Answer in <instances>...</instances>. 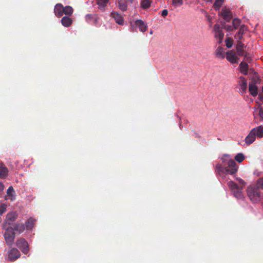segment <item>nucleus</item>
I'll return each instance as SVG.
<instances>
[{"mask_svg":"<svg viewBox=\"0 0 263 263\" xmlns=\"http://www.w3.org/2000/svg\"><path fill=\"white\" fill-rule=\"evenodd\" d=\"M260 189L256 186H249L247 189V194L250 200L254 203L258 202L261 199Z\"/></svg>","mask_w":263,"mask_h":263,"instance_id":"nucleus-1","label":"nucleus"},{"mask_svg":"<svg viewBox=\"0 0 263 263\" xmlns=\"http://www.w3.org/2000/svg\"><path fill=\"white\" fill-rule=\"evenodd\" d=\"M3 229L5 230L4 236L7 244L9 246H11L15 237L14 230L12 227L5 226V227H3Z\"/></svg>","mask_w":263,"mask_h":263,"instance_id":"nucleus-2","label":"nucleus"},{"mask_svg":"<svg viewBox=\"0 0 263 263\" xmlns=\"http://www.w3.org/2000/svg\"><path fill=\"white\" fill-rule=\"evenodd\" d=\"M18 214L16 212H11L8 213L6 217V219L3 224V227H11L14 224V221L16 220Z\"/></svg>","mask_w":263,"mask_h":263,"instance_id":"nucleus-3","label":"nucleus"},{"mask_svg":"<svg viewBox=\"0 0 263 263\" xmlns=\"http://www.w3.org/2000/svg\"><path fill=\"white\" fill-rule=\"evenodd\" d=\"M228 166L225 168V173L227 174L233 175L237 172L238 166L235 161L232 159L228 161Z\"/></svg>","mask_w":263,"mask_h":263,"instance_id":"nucleus-4","label":"nucleus"},{"mask_svg":"<svg viewBox=\"0 0 263 263\" xmlns=\"http://www.w3.org/2000/svg\"><path fill=\"white\" fill-rule=\"evenodd\" d=\"M16 246L20 248L24 254H27L29 249V245L27 241L24 238H21L16 241Z\"/></svg>","mask_w":263,"mask_h":263,"instance_id":"nucleus-5","label":"nucleus"},{"mask_svg":"<svg viewBox=\"0 0 263 263\" xmlns=\"http://www.w3.org/2000/svg\"><path fill=\"white\" fill-rule=\"evenodd\" d=\"M21 256L20 251L16 248H12L8 253V259L11 261H14Z\"/></svg>","mask_w":263,"mask_h":263,"instance_id":"nucleus-6","label":"nucleus"},{"mask_svg":"<svg viewBox=\"0 0 263 263\" xmlns=\"http://www.w3.org/2000/svg\"><path fill=\"white\" fill-rule=\"evenodd\" d=\"M214 30L215 32V37L219 40L218 43L220 44L222 42L224 36V33L222 32V29L219 25L216 24L214 26Z\"/></svg>","mask_w":263,"mask_h":263,"instance_id":"nucleus-7","label":"nucleus"},{"mask_svg":"<svg viewBox=\"0 0 263 263\" xmlns=\"http://www.w3.org/2000/svg\"><path fill=\"white\" fill-rule=\"evenodd\" d=\"M220 14L222 16L223 18L228 22H230L232 18V13L231 11L226 7H224L222 9Z\"/></svg>","mask_w":263,"mask_h":263,"instance_id":"nucleus-8","label":"nucleus"},{"mask_svg":"<svg viewBox=\"0 0 263 263\" xmlns=\"http://www.w3.org/2000/svg\"><path fill=\"white\" fill-rule=\"evenodd\" d=\"M240 87V93L243 94L245 93L247 89V80L243 77H240V81L238 82Z\"/></svg>","mask_w":263,"mask_h":263,"instance_id":"nucleus-9","label":"nucleus"},{"mask_svg":"<svg viewBox=\"0 0 263 263\" xmlns=\"http://www.w3.org/2000/svg\"><path fill=\"white\" fill-rule=\"evenodd\" d=\"M226 58L228 61L232 63H237L238 62V58L235 52L230 51L227 52Z\"/></svg>","mask_w":263,"mask_h":263,"instance_id":"nucleus-10","label":"nucleus"},{"mask_svg":"<svg viewBox=\"0 0 263 263\" xmlns=\"http://www.w3.org/2000/svg\"><path fill=\"white\" fill-rule=\"evenodd\" d=\"M110 16L114 18L117 23L119 25H122L124 23L123 17L118 12L113 11L110 13Z\"/></svg>","mask_w":263,"mask_h":263,"instance_id":"nucleus-11","label":"nucleus"},{"mask_svg":"<svg viewBox=\"0 0 263 263\" xmlns=\"http://www.w3.org/2000/svg\"><path fill=\"white\" fill-rule=\"evenodd\" d=\"M249 90L251 95L253 97H256L257 95L258 88L255 85L254 80L252 81V82L249 84Z\"/></svg>","mask_w":263,"mask_h":263,"instance_id":"nucleus-12","label":"nucleus"},{"mask_svg":"<svg viewBox=\"0 0 263 263\" xmlns=\"http://www.w3.org/2000/svg\"><path fill=\"white\" fill-rule=\"evenodd\" d=\"M64 7L61 4H57L54 7V12L58 17H61L64 14Z\"/></svg>","mask_w":263,"mask_h":263,"instance_id":"nucleus-13","label":"nucleus"},{"mask_svg":"<svg viewBox=\"0 0 263 263\" xmlns=\"http://www.w3.org/2000/svg\"><path fill=\"white\" fill-rule=\"evenodd\" d=\"M247 31V27L245 25L240 26L239 31L235 34V38L236 40H241L242 39L243 34Z\"/></svg>","mask_w":263,"mask_h":263,"instance_id":"nucleus-14","label":"nucleus"},{"mask_svg":"<svg viewBox=\"0 0 263 263\" xmlns=\"http://www.w3.org/2000/svg\"><path fill=\"white\" fill-rule=\"evenodd\" d=\"M8 175V168L3 163L0 162V178H5Z\"/></svg>","mask_w":263,"mask_h":263,"instance_id":"nucleus-15","label":"nucleus"},{"mask_svg":"<svg viewBox=\"0 0 263 263\" xmlns=\"http://www.w3.org/2000/svg\"><path fill=\"white\" fill-rule=\"evenodd\" d=\"M7 196L6 199H10L11 201L14 200L15 199V191L12 186L9 187L7 191Z\"/></svg>","mask_w":263,"mask_h":263,"instance_id":"nucleus-16","label":"nucleus"},{"mask_svg":"<svg viewBox=\"0 0 263 263\" xmlns=\"http://www.w3.org/2000/svg\"><path fill=\"white\" fill-rule=\"evenodd\" d=\"M98 8L101 11H104L109 0H96Z\"/></svg>","mask_w":263,"mask_h":263,"instance_id":"nucleus-17","label":"nucleus"},{"mask_svg":"<svg viewBox=\"0 0 263 263\" xmlns=\"http://www.w3.org/2000/svg\"><path fill=\"white\" fill-rule=\"evenodd\" d=\"M135 25L139 28V30L142 32H145L147 30V26L144 22L141 20H138L135 22Z\"/></svg>","mask_w":263,"mask_h":263,"instance_id":"nucleus-18","label":"nucleus"},{"mask_svg":"<svg viewBox=\"0 0 263 263\" xmlns=\"http://www.w3.org/2000/svg\"><path fill=\"white\" fill-rule=\"evenodd\" d=\"M35 221L36 220L34 219L31 217L29 218L25 222V228L28 230H32L35 224Z\"/></svg>","mask_w":263,"mask_h":263,"instance_id":"nucleus-19","label":"nucleus"},{"mask_svg":"<svg viewBox=\"0 0 263 263\" xmlns=\"http://www.w3.org/2000/svg\"><path fill=\"white\" fill-rule=\"evenodd\" d=\"M72 22V19L68 16H64L61 19L62 25L66 27H69L71 25Z\"/></svg>","mask_w":263,"mask_h":263,"instance_id":"nucleus-20","label":"nucleus"},{"mask_svg":"<svg viewBox=\"0 0 263 263\" xmlns=\"http://www.w3.org/2000/svg\"><path fill=\"white\" fill-rule=\"evenodd\" d=\"M13 229L14 231L18 232L20 233H21L24 231L25 230V225L23 223H14L13 226Z\"/></svg>","mask_w":263,"mask_h":263,"instance_id":"nucleus-21","label":"nucleus"},{"mask_svg":"<svg viewBox=\"0 0 263 263\" xmlns=\"http://www.w3.org/2000/svg\"><path fill=\"white\" fill-rule=\"evenodd\" d=\"M255 137V133H249V134L246 137L245 139L246 143L248 145L252 143L254 141Z\"/></svg>","mask_w":263,"mask_h":263,"instance_id":"nucleus-22","label":"nucleus"},{"mask_svg":"<svg viewBox=\"0 0 263 263\" xmlns=\"http://www.w3.org/2000/svg\"><path fill=\"white\" fill-rule=\"evenodd\" d=\"M249 65L247 63L242 62L239 64V68L240 72L245 75L248 74Z\"/></svg>","mask_w":263,"mask_h":263,"instance_id":"nucleus-23","label":"nucleus"},{"mask_svg":"<svg viewBox=\"0 0 263 263\" xmlns=\"http://www.w3.org/2000/svg\"><path fill=\"white\" fill-rule=\"evenodd\" d=\"M118 7L122 11H125L127 9L128 4L125 0H117Z\"/></svg>","mask_w":263,"mask_h":263,"instance_id":"nucleus-24","label":"nucleus"},{"mask_svg":"<svg viewBox=\"0 0 263 263\" xmlns=\"http://www.w3.org/2000/svg\"><path fill=\"white\" fill-rule=\"evenodd\" d=\"M215 53L216 57L218 58L221 59H223L224 58V51H223V48L219 46L216 49Z\"/></svg>","mask_w":263,"mask_h":263,"instance_id":"nucleus-25","label":"nucleus"},{"mask_svg":"<svg viewBox=\"0 0 263 263\" xmlns=\"http://www.w3.org/2000/svg\"><path fill=\"white\" fill-rule=\"evenodd\" d=\"M152 0H142L141 2V6L143 9H147L150 7Z\"/></svg>","mask_w":263,"mask_h":263,"instance_id":"nucleus-26","label":"nucleus"},{"mask_svg":"<svg viewBox=\"0 0 263 263\" xmlns=\"http://www.w3.org/2000/svg\"><path fill=\"white\" fill-rule=\"evenodd\" d=\"M64 14L67 15H71L73 12V8L70 6H67L64 7Z\"/></svg>","mask_w":263,"mask_h":263,"instance_id":"nucleus-27","label":"nucleus"},{"mask_svg":"<svg viewBox=\"0 0 263 263\" xmlns=\"http://www.w3.org/2000/svg\"><path fill=\"white\" fill-rule=\"evenodd\" d=\"M224 0H216L214 4V7L216 10H219Z\"/></svg>","mask_w":263,"mask_h":263,"instance_id":"nucleus-28","label":"nucleus"},{"mask_svg":"<svg viewBox=\"0 0 263 263\" xmlns=\"http://www.w3.org/2000/svg\"><path fill=\"white\" fill-rule=\"evenodd\" d=\"M228 185L230 189L232 191H234L236 189H238L239 187L237 184H236L235 182L233 181H229L228 183Z\"/></svg>","mask_w":263,"mask_h":263,"instance_id":"nucleus-29","label":"nucleus"},{"mask_svg":"<svg viewBox=\"0 0 263 263\" xmlns=\"http://www.w3.org/2000/svg\"><path fill=\"white\" fill-rule=\"evenodd\" d=\"M241 22V20L239 18H236L233 19L232 22L233 28L236 29L238 28L239 26L240 27Z\"/></svg>","mask_w":263,"mask_h":263,"instance_id":"nucleus-30","label":"nucleus"},{"mask_svg":"<svg viewBox=\"0 0 263 263\" xmlns=\"http://www.w3.org/2000/svg\"><path fill=\"white\" fill-rule=\"evenodd\" d=\"M233 192L234 196L237 198L240 199L242 197V194L239 187L238 189L233 191Z\"/></svg>","mask_w":263,"mask_h":263,"instance_id":"nucleus-31","label":"nucleus"},{"mask_svg":"<svg viewBox=\"0 0 263 263\" xmlns=\"http://www.w3.org/2000/svg\"><path fill=\"white\" fill-rule=\"evenodd\" d=\"M244 159V155L242 153L237 154L235 157V160L239 163L243 161Z\"/></svg>","mask_w":263,"mask_h":263,"instance_id":"nucleus-32","label":"nucleus"},{"mask_svg":"<svg viewBox=\"0 0 263 263\" xmlns=\"http://www.w3.org/2000/svg\"><path fill=\"white\" fill-rule=\"evenodd\" d=\"M226 166H223L222 164L218 163L216 165V170L219 172H223L225 173V168Z\"/></svg>","mask_w":263,"mask_h":263,"instance_id":"nucleus-33","label":"nucleus"},{"mask_svg":"<svg viewBox=\"0 0 263 263\" xmlns=\"http://www.w3.org/2000/svg\"><path fill=\"white\" fill-rule=\"evenodd\" d=\"M183 4V0H172V4L175 7H180Z\"/></svg>","mask_w":263,"mask_h":263,"instance_id":"nucleus-34","label":"nucleus"},{"mask_svg":"<svg viewBox=\"0 0 263 263\" xmlns=\"http://www.w3.org/2000/svg\"><path fill=\"white\" fill-rule=\"evenodd\" d=\"M256 185L259 189L263 190V177L258 179L256 182Z\"/></svg>","mask_w":263,"mask_h":263,"instance_id":"nucleus-35","label":"nucleus"},{"mask_svg":"<svg viewBox=\"0 0 263 263\" xmlns=\"http://www.w3.org/2000/svg\"><path fill=\"white\" fill-rule=\"evenodd\" d=\"M7 208V205L5 203L0 205V216L6 211Z\"/></svg>","mask_w":263,"mask_h":263,"instance_id":"nucleus-36","label":"nucleus"},{"mask_svg":"<svg viewBox=\"0 0 263 263\" xmlns=\"http://www.w3.org/2000/svg\"><path fill=\"white\" fill-rule=\"evenodd\" d=\"M233 43V40L232 38H228L226 40V44L228 48L232 47Z\"/></svg>","mask_w":263,"mask_h":263,"instance_id":"nucleus-37","label":"nucleus"},{"mask_svg":"<svg viewBox=\"0 0 263 263\" xmlns=\"http://www.w3.org/2000/svg\"><path fill=\"white\" fill-rule=\"evenodd\" d=\"M237 43L236 45V49H243L244 44L240 41V40H237Z\"/></svg>","mask_w":263,"mask_h":263,"instance_id":"nucleus-38","label":"nucleus"},{"mask_svg":"<svg viewBox=\"0 0 263 263\" xmlns=\"http://www.w3.org/2000/svg\"><path fill=\"white\" fill-rule=\"evenodd\" d=\"M250 132H263V126H259L256 128H252Z\"/></svg>","mask_w":263,"mask_h":263,"instance_id":"nucleus-39","label":"nucleus"},{"mask_svg":"<svg viewBox=\"0 0 263 263\" xmlns=\"http://www.w3.org/2000/svg\"><path fill=\"white\" fill-rule=\"evenodd\" d=\"M237 54L240 56H243L245 54V52L243 49H236Z\"/></svg>","mask_w":263,"mask_h":263,"instance_id":"nucleus-40","label":"nucleus"},{"mask_svg":"<svg viewBox=\"0 0 263 263\" xmlns=\"http://www.w3.org/2000/svg\"><path fill=\"white\" fill-rule=\"evenodd\" d=\"M4 190V185L0 181V198L2 197L3 191Z\"/></svg>","mask_w":263,"mask_h":263,"instance_id":"nucleus-41","label":"nucleus"},{"mask_svg":"<svg viewBox=\"0 0 263 263\" xmlns=\"http://www.w3.org/2000/svg\"><path fill=\"white\" fill-rule=\"evenodd\" d=\"M224 28L228 31H231L233 30V27L228 25H224Z\"/></svg>","mask_w":263,"mask_h":263,"instance_id":"nucleus-42","label":"nucleus"},{"mask_svg":"<svg viewBox=\"0 0 263 263\" xmlns=\"http://www.w3.org/2000/svg\"><path fill=\"white\" fill-rule=\"evenodd\" d=\"M168 14V11L166 9H164L162 11L161 15L163 17L167 16Z\"/></svg>","mask_w":263,"mask_h":263,"instance_id":"nucleus-43","label":"nucleus"},{"mask_svg":"<svg viewBox=\"0 0 263 263\" xmlns=\"http://www.w3.org/2000/svg\"><path fill=\"white\" fill-rule=\"evenodd\" d=\"M93 18V16L92 14H88L86 15V19L87 20H91Z\"/></svg>","mask_w":263,"mask_h":263,"instance_id":"nucleus-44","label":"nucleus"},{"mask_svg":"<svg viewBox=\"0 0 263 263\" xmlns=\"http://www.w3.org/2000/svg\"><path fill=\"white\" fill-rule=\"evenodd\" d=\"M255 134H256V136L259 138L263 137V133H255Z\"/></svg>","mask_w":263,"mask_h":263,"instance_id":"nucleus-45","label":"nucleus"},{"mask_svg":"<svg viewBox=\"0 0 263 263\" xmlns=\"http://www.w3.org/2000/svg\"><path fill=\"white\" fill-rule=\"evenodd\" d=\"M243 56L245 57V59H246V60L248 62H250V60H251L250 57L248 56L247 53H245V54Z\"/></svg>","mask_w":263,"mask_h":263,"instance_id":"nucleus-46","label":"nucleus"},{"mask_svg":"<svg viewBox=\"0 0 263 263\" xmlns=\"http://www.w3.org/2000/svg\"><path fill=\"white\" fill-rule=\"evenodd\" d=\"M128 4H132L134 0H125Z\"/></svg>","mask_w":263,"mask_h":263,"instance_id":"nucleus-47","label":"nucleus"},{"mask_svg":"<svg viewBox=\"0 0 263 263\" xmlns=\"http://www.w3.org/2000/svg\"><path fill=\"white\" fill-rule=\"evenodd\" d=\"M221 25H222V27L224 28V25H226V24L225 22L221 21Z\"/></svg>","mask_w":263,"mask_h":263,"instance_id":"nucleus-48","label":"nucleus"},{"mask_svg":"<svg viewBox=\"0 0 263 263\" xmlns=\"http://www.w3.org/2000/svg\"><path fill=\"white\" fill-rule=\"evenodd\" d=\"M221 159H222V161H224V158L223 157V158H221Z\"/></svg>","mask_w":263,"mask_h":263,"instance_id":"nucleus-49","label":"nucleus"},{"mask_svg":"<svg viewBox=\"0 0 263 263\" xmlns=\"http://www.w3.org/2000/svg\"><path fill=\"white\" fill-rule=\"evenodd\" d=\"M2 221V218L0 217V222Z\"/></svg>","mask_w":263,"mask_h":263,"instance_id":"nucleus-50","label":"nucleus"}]
</instances>
